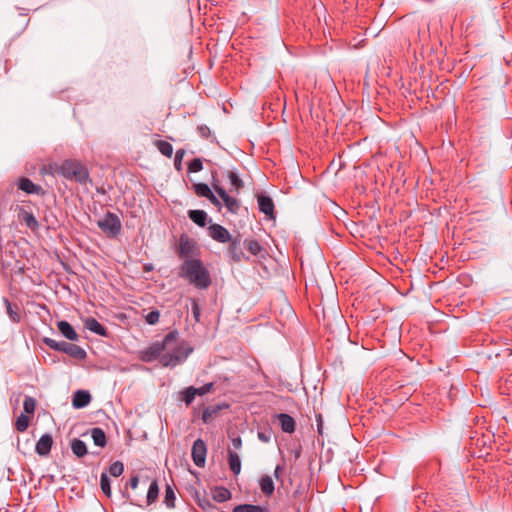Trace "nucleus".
Segmentation results:
<instances>
[{
  "label": "nucleus",
  "mask_w": 512,
  "mask_h": 512,
  "mask_svg": "<svg viewBox=\"0 0 512 512\" xmlns=\"http://www.w3.org/2000/svg\"><path fill=\"white\" fill-rule=\"evenodd\" d=\"M154 145L162 155H164L168 158H170L172 156L173 146L169 142H167L165 140H157L154 142Z\"/></svg>",
  "instance_id": "obj_30"
},
{
  "label": "nucleus",
  "mask_w": 512,
  "mask_h": 512,
  "mask_svg": "<svg viewBox=\"0 0 512 512\" xmlns=\"http://www.w3.org/2000/svg\"><path fill=\"white\" fill-rule=\"evenodd\" d=\"M91 402V395L86 390H78L74 393L72 398V405L74 408H84Z\"/></svg>",
  "instance_id": "obj_19"
},
{
  "label": "nucleus",
  "mask_w": 512,
  "mask_h": 512,
  "mask_svg": "<svg viewBox=\"0 0 512 512\" xmlns=\"http://www.w3.org/2000/svg\"><path fill=\"white\" fill-rule=\"evenodd\" d=\"M281 429L285 433H293L296 429V422L293 417L286 413H280L277 416Z\"/></svg>",
  "instance_id": "obj_20"
},
{
  "label": "nucleus",
  "mask_w": 512,
  "mask_h": 512,
  "mask_svg": "<svg viewBox=\"0 0 512 512\" xmlns=\"http://www.w3.org/2000/svg\"><path fill=\"white\" fill-rule=\"evenodd\" d=\"M245 249L253 256L264 258L266 251L263 246L255 239H245L243 242Z\"/></svg>",
  "instance_id": "obj_17"
},
{
  "label": "nucleus",
  "mask_w": 512,
  "mask_h": 512,
  "mask_svg": "<svg viewBox=\"0 0 512 512\" xmlns=\"http://www.w3.org/2000/svg\"><path fill=\"white\" fill-rule=\"evenodd\" d=\"M87 434H90L93 442L96 446L104 448L107 444V437L105 432L100 427H94L87 431Z\"/></svg>",
  "instance_id": "obj_22"
},
{
  "label": "nucleus",
  "mask_w": 512,
  "mask_h": 512,
  "mask_svg": "<svg viewBox=\"0 0 512 512\" xmlns=\"http://www.w3.org/2000/svg\"><path fill=\"white\" fill-rule=\"evenodd\" d=\"M124 471V465L120 461L113 462L109 467V473L114 477H119Z\"/></svg>",
  "instance_id": "obj_38"
},
{
  "label": "nucleus",
  "mask_w": 512,
  "mask_h": 512,
  "mask_svg": "<svg viewBox=\"0 0 512 512\" xmlns=\"http://www.w3.org/2000/svg\"><path fill=\"white\" fill-rule=\"evenodd\" d=\"M36 408V401L31 396H26L23 402L24 412L27 414H34Z\"/></svg>",
  "instance_id": "obj_37"
},
{
  "label": "nucleus",
  "mask_w": 512,
  "mask_h": 512,
  "mask_svg": "<svg viewBox=\"0 0 512 512\" xmlns=\"http://www.w3.org/2000/svg\"><path fill=\"white\" fill-rule=\"evenodd\" d=\"M213 386H214V384L212 382H210V383L204 384L203 386H201L199 388H196V395L203 396V395L209 393L212 390Z\"/></svg>",
  "instance_id": "obj_44"
},
{
  "label": "nucleus",
  "mask_w": 512,
  "mask_h": 512,
  "mask_svg": "<svg viewBox=\"0 0 512 512\" xmlns=\"http://www.w3.org/2000/svg\"><path fill=\"white\" fill-rule=\"evenodd\" d=\"M30 418L26 414L22 413L20 414L15 422V429L18 432H24L27 430L29 426Z\"/></svg>",
  "instance_id": "obj_33"
},
{
  "label": "nucleus",
  "mask_w": 512,
  "mask_h": 512,
  "mask_svg": "<svg viewBox=\"0 0 512 512\" xmlns=\"http://www.w3.org/2000/svg\"><path fill=\"white\" fill-rule=\"evenodd\" d=\"M57 171L67 180L75 181L81 185H86L91 181L86 166L75 159L63 161Z\"/></svg>",
  "instance_id": "obj_3"
},
{
  "label": "nucleus",
  "mask_w": 512,
  "mask_h": 512,
  "mask_svg": "<svg viewBox=\"0 0 512 512\" xmlns=\"http://www.w3.org/2000/svg\"><path fill=\"white\" fill-rule=\"evenodd\" d=\"M232 512H268V509L260 505L240 504L235 506Z\"/></svg>",
  "instance_id": "obj_29"
},
{
  "label": "nucleus",
  "mask_w": 512,
  "mask_h": 512,
  "mask_svg": "<svg viewBox=\"0 0 512 512\" xmlns=\"http://www.w3.org/2000/svg\"><path fill=\"white\" fill-rule=\"evenodd\" d=\"M176 252L181 259H194L193 257L199 254V248L195 240L190 238L187 234H181Z\"/></svg>",
  "instance_id": "obj_8"
},
{
  "label": "nucleus",
  "mask_w": 512,
  "mask_h": 512,
  "mask_svg": "<svg viewBox=\"0 0 512 512\" xmlns=\"http://www.w3.org/2000/svg\"><path fill=\"white\" fill-rule=\"evenodd\" d=\"M193 314H194V317L196 318V320L198 321L200 312H199L197 303H194V305H193Z\"/></svg>",
  "instance_id": "obj_49"
},
{
  "label": "nucleus",
  "mask_w": 512,
  "mask_h": 512,
  "mask_svg": "<svg viewBox=\"0 0 512 512\" xmlns=\"http://www.w3.org/2000/svg\"><path fill=\"white\" fill-rule=\"evenodd\" d=\"M100 487L102 492L110 497L111 496V485H110V479L107 476L106 473H102L100 476Z\"/></svg>",
  "instance_id": "obj_36"
},
{
  "label": "nucleus",
  "mask_w": 512,
  "mask_h": 512,
  "mask_svg": "<svg viewBox=\"0 0 512 512\" xmlns=\"http://www.w3.org/2000/svg\"><path fill=\"white\" fill-rule=\"evenodd\" d=\"M192 189L197 196L207 198L215 207L221 208V201L213 194L207 184L194 183Z\"/></svg>",
  "instance_id": "obj_11"
},
{
  "label": "nucleus",
  "mask_w": 512,
  "mask_h": 512,
  "mask_svg": "<svg viewBox=\"0 0 512 512\" xmlns=\"http://www.w3.org/2000/svg\"><path fill=\"white\" fill-rule=\"evenodd\" d=\"M211 185L215 192L224 202V205L228 212L232 214H237L240 209V201L237 198L230 196L227 193V191L220 185V182L216 177V173H212Z\"/></svg>",
  "instance_id": "obj_7"
},
{
  "label": "nucleus",
  "mask_w": 512,
  "mask_h": 512,
  "mask_svg": "<svg viewBox=\"0 0 512 512\" xmlns=\"http://www.w3.org/2000/svg\"><path fill=\"white\" fill-rule=\"evenodd\" d=\"M168 334H172L167 347L161 357V365L164 367H175L183 363L193 352V348L184 340L179 339L177 330H172Z\"/></svg>",
  "instance_id": "obj_1"
},
{
  "label": "nucleus",
  "mask_w": 512,
  "mask_h": 512,
  "mask_svg": "<svg viewBox=\"0 0 512 512\" xmlns=\"http://www.w3.org/2000/svg\"><path fill=\"white\" fill-rule=\"evenodd\" d=\"M259 486L261 489V492L265 496H271L274 493L275 487L274 482L271 476L269 475H263L259 480Z\"/></svg>",
  "instance_id": "obj_24"
},
{
  "label": "nucleus",
  "mask_w": 512,
  "mask_h": 512,
  "mask_svg": "<svg viewBox=\"0 0 512 512\" xmlns=\"http://www.w3.org/2000/svg\"><path fill=\"white\" fill-rule=\"evenodd\" d=\"M208 235L219 243H228L232 237L224 226L216 223L208 227Z\"/></svg>",
  "instance_id": "obj_12"
},
{
  "label": "nucleus",
  "mask_w": 512,
  "mask_h": 512,
  "mask_svg": "<svg viewBox=\"0 0 512 512\" xmlns=\"http://www.w3.org/2000/svg\"><path fill=\"white\" fill-rule=\"evenodd\" d=\"M212 498L214 501L222 503L231 498V492L223 486H216L212 489Z\"/></svg>",
  "instance_id": "obj_25"
},
{
  "label": "nucleus",
  "mask_w": 512,
  "mask_h": 512,
  "mask_svg": "<svg viewBox=\"0 0 512 512\" xmlns=\"http://www.w3.org/2000/svg\"><path fill=\"white\" fill-rule=\"evenodd\" d=\"M43 342L51 349L59 352L66 353L67 355L76 358V359H84L86 357V352L83 348L76 344L68 343L65 341L58 342L52 338H44Z\"/></svg>",
  "instance_id": "obj_4"
},
{
  "label": "nucleus",
  "mask_w": 512,
  "mask_h": 512,
  "mask_svg": "<svg viewBox=\"0 0 512 512\" xmlns=\"http://www.w3.org/2000/svg\"><path fill=\"white\" fill-rule=\"evenodd\" d=\"M158 495H159L158 483L156 480H153L151 482L148 492H147V497H146L147 505H151L152 503H154L157 500Z\"/></svg>",
  "instance_id": "obj_31"
},
{
  "label": "nucleus",
  "mask_w": 512,
  "mask_h": 512,
  "mask_svg": "<svg viewBox=\"0 0 512 512\" xmlns=\"http://www.w3.org/2000/svg\"><path fill=\"white\" fill-rule=\"evenodd\" d=\"M189 218L198 226L205 227L208 222V215L203 210H189Z\"/></svg>",
  "instance_id": "obj_23"
},
{
  "label": "nucleus",
  "mask_w": 512,
  "mask_h": 512,
  "mask_svg": "<svg viewBox=\"0 0 512 512\" xmlns=\"http://www.w3.org/2000/svg\"><path fill=\"white\" fill-rule=\"evenodd\" d=\"M218 412L217 407H207L202 413V420L204 423H209L214 415Z\"/></svg>",
  "instance_id": "obj_39"
},
{
  "label": "nucleus",
  "mask_w": 512,
  "mask_h": 512,
  "mask_svg": "<svg viewBox=\"0 0 512 512\" xmlns=\"http://www.w3.org/2000/svg\"><path fill=\"white\" fill-rule=\"evenodd\" d=\"M71 450L73 454L78 458H82L88 453L85 442L77 438H74L71 441Z\"/></svg>",
  "instance_id": "obj_27"
},
{
  "label": "nucleus",
  "mask_w": 512,
  "mask_h": 512,
  "mask_svg": "<svg viewBox=\"0 0 512 512\" xmlns=\"http://www.w3.org/2000/svg\"><path fill=\"white\" fill-rule=\"evenodd\" d=\"M179 274L198 289H207L211 285L209 271L198 258L184 260Z\"/></svg>",
  "instance_id": "obj_2"
},
{
  "label": "nucleus",
  "mask_w": 512,
  "mask_h": 512,
  "mask_svg": "<svg viewBox=\"0 0 512 512\" xmlns=\"http://www.w3.org/2000/svg\"><path fill=\"white\" fill-rule=\"evenodd\" d=\"M231 443L236 450H239L242 447V439L239 436L232 438Z\"/></svg>",
  "instance_id": "obj_46"
},
{
  "label": "nucleus",
  "mask_w": 512,
  "mask_h": 512,
  "mask_svg": "<svg viewBox=\"0 0 512 512\" xmlns=\"http://www.w3.org/2000/svg\"><path fill=\"white\" fill-rule=\"evenodd\" d=\"M258 439L263 443H269L272 437V430L270 428L259 430L257 432Z\"/></svg>",
  "instance_id": "obj_42"
},
{
  "label": "nucleus",
  "mask_w": 512,
  "mask_h": 512,
  "mask_svg": "<svg viewBox=\"0 0 512 512\" xmlns=\"http://www.w3.org/2000/svg\"><path fill=\"white\" fill-rule=\"evenodd\" d=\"M182 400L186 403V405H190L196 396V388L193 386L187 387L182 392Z\"/></svg>",
  "instance_id": "obj_35"
},
{
  "label": "nucleus",
  "mask_w": 512,
  "mask_h": 512,
  "mask_svg": "<svg viewBox=\"0 0 512 512\" xmlns=\"http://www.w3.org/2000/svg\"><path fill=\"white\" fill-rule=\"evenodd\" d=\"M203 169V163L200 158H194L189 164H188V171L191 173L199 172Z\"/></svg>",
  "instance_id": "obj_40"
},
{
  "label": "nucleus",
  "mask_w": 512,
  "mask_h": 512,
  "mask_svg": "<svg viewBox=\"0 0 512 512\" xmlns=\"http://www.w3.org/2000/svg\"><path fill=\"white\" fill-rule=\"evenodd\" d=\"M228 252L231 255V258L234 262L239 263L243 260L248 261L249 257L246 256L241 248V235L238 234L236 237H231V240L228 242Z\"/></svg>",
  "instance_id": "obj_10"
},
{
  "label": "nucleus",
  "mask_w": 512,
  "mask_h": 512,
  "mask_svg": "<svg viewBox=\"0 0 512 512\" xmlns=\"http://www.w3.org/2000/svg\"><path fill=\"white\" fill-rule=\"evenodd\" d=\"M139 484V477L137 475L132 476L128 482V485L131 489H136Z\"/></svg>",
  "instance_id": "obj_47"
},
{
  "label": "nucleus",
  "mask_w": 512,
  "mask_h": 512,
  "mask_svg": "<svg viewBox=\"0 0 512 512\" xmlns=\"http://www.w3.org/2000/svg\"><path fill=\"white\" fill-rule=\"evenodd\" d=\"M226 175L232 187L231 191L235 190L236 192H239L244 187L243 180L238 176L236 172L229 170L226 172Z\"/></svg>",
  "instance_id": "obj_28"
},
{
  "label": "nucleus",
  "mask_w": 512,
  "mask_h": 512,
  "mask_svg": "<svg viewBox=\"0 0 512 512\" xmlns=\"http://www.w3.org/2000/svg\"><path fill=\"white\" fill-rule=\"evenodd\" d=\"M258 207L260 212L264 213L270 219L275 218L274 202L271 197L261 194L257 197Z\"/></svg>",
  "instance_id": "obj_14"
},
{
  "label": "nucleus",
  "mask_w": 512,
  "mask_h": 512,
  "mask_svg": "<svg viewBox=\"0 0 512 512\" xmlns=\"http://www.w3.org/2000/svg\"><path fill=\"white\" fill-rule=\"evenodd\" d=\"M197 132L198 134L200 135V137L204 138V139H208L211 137V130L210 128L207 126V125H199L197 127Z\"/></svg>",
  "instance_id": "obj_43"
},
{
  "label": "nucleus",
  "mask_w": 512,
  "mask_h": 512,
  "mask_svg": "<svg viewBox=\"0 0 512 512\" xmlns=\"http://www.w3.org/2000/svg\"><path fill=\"white\" fill-rule=\"evenodd\" d=\"M207 447L202 439L194 441L191 456L194 464L198 467H204L206 461Z\"/></svg>",
  "instance_id": "obj_9"
},
{
  "label": "nucleus",
  "mask_w": 512,
  "mask_h": 512,
  "mask_svg": "<svg viewBox=\"0 0 512 512\" xmlns=\"http://www.w3.org/2000/svg\"><path fill=\"white\" fill-rule=\"evenodd\" d=\"M53 446V438L46 433L40 437L35 445V451L39 456L46 457L50 454Z\"/></svg>",
  "instance_id": "obj_13"
},
{
  "label": "nucleus",
  "mask_w": 512,
  "mask_h": 512,
  "mask_svg": "<svg viewBox=\"0 0 512 512\" xmlns=\"http://www.w3.org/2000/svg\"><path fill=\"white\" fill-rule=\"evenodd\" d=\"M18 188L27 194L43 195L45 193L40 185L33 183L27 177H22L19 179Z\"/></svg>",
  "instance_id": "obj_15"
},
{
  "label": "nucleus",
  "mask_w": 512,
  "mask_h": 512,
  "mask_svg": "<svg viewBox=\"0 0 512 512\" xmlns=\"http://www.w3.org/2000/svg\"><path fill=\"white\" fill-rule=\"evenodd\" d=\"M283 471H284V466H282V465H277V466L275 467V470H274V476H275V478H276L277 480H279V479H280V475H281V473H282Z\"/></svg>",
  "instance_id": "obj_48"
},
{
  "label": "nucleus",
  "mask_w": 512,
  "mask_h": 512,
  "mask_svg": "<svg viewBox=\"0 0 512 512\" xmlns=\"http://www.w3.org/2000/svg\"><path fill=\"white\" fill-rule=\"evenodd\" d=\"M228 464L230 470L233 472V474L238 475L241 471V460L239 455L232 451L228 450Z\"/></svg>",
  "instance_id": "obj_26"
},
{
  "label": "nucleus",
  "mask_w": 512,
  "mask_h": 512,
  "mask_svg": "<svg viewBox=\"0 0 512 512\" xmlns=\"http://www.w3.org/2000/svg\"><path fill=\"white\" fill-rule=\"evenodd\" d=\"M100 230L109 238L116 237L121 231L120 218L110 211H108L102 219L97 222Z\"/></svg>",
  "instance_id": "obj_6"
},
{
  "label": "nucleus",
  "mask_w": 512,
  "mask_h": 512,
  "mask_svg": "<svg viewBox=\"0 0 512 512\" xmlns=\"http://www.w3.org/2000/svg\"><path fill=\"white\" fill-rule=\"evenodd\" d=\"M175 500H176V496H175L174 489L172 488V486L166 485L164 503L166 504V506L168 508H174Z\"/></svg>",
  "instance_id": "obj_34"
},
{
  "label": "nucleus",
  "mask_w": 512,
  "mask_h": 512,
  "mask_svg": "<svg viewBox=\"0 0 512 512\" xmlns=\"http://www.w3.org/2000/svg\"><path fill=\"white\" fill-rule=\"evenodd\" d=\"M172 336V334H167L161 342L156 341L152 343L149 347L140 352V359L146 363L158 359L161 363V357L164 353L165 347L169 344Z\"/></svg>",
  "instance_id": "obj_5"
},
{
  "label": "nucleus",
  "mask_w": 512,
  "mask_h": 512,
  "mask_svg": "<svg viewBox=\"0 0 512 512\" xmlns=\"http://www.w3.org/2000/svg\"><path fill=\"white\" fill-rule=\"evenodd\" d=\"M6 313L10 320L14 323L21 321V307L17 303H12L8 299H4Z\"/></svg>",
  "instance_id": "obj_21"
},
{
  "label": "nucleus",
  "mask_w": 512,
  "mask_h": 512,
  "mask_svg": "<svg viewBox=\"0 0 512 512\" xmlns=\"http://www.w3.org/2000/svg\"><path fill=\"white\" fill-rule=\"evenodd\" d=\"M184 155H185L184 149H179L176 151L174 164H175L176 169H178V170L181 168V162H182Z\"/></svg>",
  "instance_id": "obj_45"
},
{
  "label": "nucleus",
  "mask_w": 512,
  "mask_h": 512,
  "mask_svg": "<svg viewBox=\"0 0 512 512\" xmlns=\"http://www.w3.org/2000/svg\"><path fill=\"white\" fill-rule=\"evenodd\" d=\"M160 318V312L158 310H152L145 316V321L149 325H155L158 323Z\"/></svg>",
  "instance_id": "obj_41"
},
{
  "label": "nucleus",
  "mask_w": 512,
  "mask_h": 512,
  "mask_svg": "<svg viewBox=\"0 0 512 512\" xmlns=\"http://www.w3.org/2000/svg\"><path fill=\"white\" fill-rule=\"evenodd\" d=\"M21 215L22 220L25 222L27 227H29L32 230H36L39 227V223L32 213L22 210Z\"/></svg>",
  "instance_id": "obj_32"
},
{
  "label": "nucleus",
  "mask_w": 512,
  "mask_h": 512,
  "mask_svg": "<svg viewBox=\"0 0 512 512\" xmlns=\"http://www.w3.org/2000/svg\"><path fill=\"white\" fill-rule=\"evenodd\" d=\"M59 332L70 341H77L79 336L74 327L67 321L61 320L57 323Z\"/></svg>",
  "instance_id": "obj_18"
},
{
  "label": "nucleus",
  "mask_w": 512,
  "mask_h": 512,
  "mask_svg": "<svg viewBox=\"0 0 512 512\" xmlns=\"http://www.w3.org/2000/svg\"><path fill=\"white\" fill-rule=\"evenodd\" d=\"M204 504H205V501H202V503H200V502H199V505H200V507H202V508H205Z\"/></svg>",
  "instance_id": "obj_51"
},
{
  "label": "nucleus",
  "mask_w": 512,
  "mask_h": 512,
  "mask_svg": "<svg viewBox=\"0 0 512 512\" xmlns=\"http://www.w3.org/2000/svg\"><path fill=\"white\" fill-rule=\"evenodd\" d=\"M84 326L86 329H88L89 331H91L99 336H103V337L108 336L107 329L98 320H96L93 317L86 318L84 320Z\"/></svg>",
  "instance_id": "obj_16"
},
{
  "label": "nucleus",
  "mask_w": 512,
  "mask_h": 512,
  "mask_svg": "<svg viewBox=\"0 0 512 512\" xmlns=\"http://www.w3.org/2000/svg\"><path fill=\"white\" fill-rule=\"evenodd\" d=\"M204 504H205V501H202V503H200V502H199V505H200V507H202V508H205Z\"/></svg>",
  "instance_id": "obj_50"
}]
</instances>
